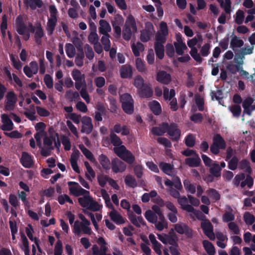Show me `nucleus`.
I'll return each instance as SVG.
<instances>
[{
	"mask_svg": "<svg viewBox=\"0 0 255 255\" xmlns=\"http://www.w3.org/2000/svg\"><path fill=\"white\" fill-rule=\"evenodd\" d=\"M34 38L36 42L39 44L41 43V38L44 36L43 30L40 25H38L34 28Z\"/></svg>",
	"mask_w": 255,
	"mask_h": 255,
	"instance_id": "obj_39",
	"label": "nucleus"
},
{
	"mask_svg": "<svg viewBox=\"0 0 255 255\" xmlns=\"http://www.w3.org/2000/svg\"><path fill=\"white\" fill-rule=\"evenodd\" d=\"M99 161L105 170H109L111 167V162L109 159L105 155L101 154L99 157Z\"/></svg>",
	"mask_w": 255,
	"mask_h": 255,
	"instance_id": "obj_37",
	"label": "nucleus"
},
{
	"mask_svg": "<svg viewBox=\"0 0 255 255\" xmlns=\"http://www.w3.org/2000/svg\"><path fill=\"white\" fill-rule=\"evenodd\" d=\"M111 27L110 24L105 20L102 19L99 21V32L103 34H109L111 31Z\"/></svg>",
	"mask_w": 255,
	"mask_h": 255,
	"instance_id": "obj_23",
	"label": "nucleus"
},
{
	"mask_svg": "<svg viewBox=\"0 0 255 255\" xmlns=\"http://www.w3.org/2000/svg\"><path fill=\"white\" fill-rule=\"evenodd\" d=\"M155 34L153 25L150 22L145 24L144 28L140 31V40L143 42L150 40Z\"/></svg>",
	"mask_w": 255,
	"mask_h": 255,
	"instance_id": "obj_3",
	"label": "nucleus"
},
{
	"mask_svg": "<svg viewBox=\"0 0 255 255\" xmlns=\"http://www.w3.org/2000/svg\"><path fill=\"white\" fill-rule=\"evenodd\" d=\"M176 41L174 43L176 52L177 54L181 55L184 53V50L187 49L186 45L183 42L181 35L177 34L176 35Z\"/></svg>",
	"mask_w": 255,
	"mask_h": 255,
	"instance_id": "obj_13",
	"label": "nucleus"
},
{
	"mask_svg": "<svg viewBox=\"0 0 255 255\" xmlns=\"http://www.w3.org/2000/svg\"><path fill=\"white\" fill-rule=\"evenodd\" d=\"M90 225V221L84 223H79L78 221H76L73 226V232L78 235H79L82 231L84 234L91 235L92 230Z\"/></svg>",
	"mask_w": 255,
	"mask_h": 255,
	"instance_id": "obj_6",
	"label": "nucleus"
},
{
	"mask_svg": "<svg viewBox=\"0 0 255 255\" xmlns=\"http://www.w3.org/2000/svg\"><path fill=\"white\" fill-rule=\"evenodd\" d=\"M38 65L35 61L31 62L29 65L25 66L23 68V72L28 78L32 77L38 72Z\"/></svg>",
	"mask_w": 255,
	"mask_h": 255,
	"instance_id": "obj_11",
	"label": "nucleus"
},
{
	"mask_svg": "<svg viewBox=\"0 0 255 255\" xmlns=\"http://www.w3.org/2000/svg\"><path fill=\"white\" fill-rule=\"evenodd\" d=\"M175 95L174 90L171 89L169 90L167 88L164 87L163 89V96L166 100L170 101L174 98Z\"/></svg>",
	"mask_w": 255,
	"mask_h": 255,
	"instance_id": "obj_52",
	"label": "nucleus"
},
{
	"mask_svg": "<svg viewBox=\"0 0 255 255\" xmlns=\"http://www.w3.org/2000/svg\"><path fill=\"white\" fill-rule=\"evenodd\" d=\"M117 133H121L122 135H126L129 133V130L125 126L122 127L120 125H116L113 129Z\"/></svg>",
	"mask_w": 255,
	"mask_h": 255,
	"instance_id": "obj_64",
	"label": "nucleus"
},
{
	"mask_svg": "<svg viewBox=\"0 0 255 255\" xmlns=\"http://www.w3.org/2000/svg\"><path fill=\"white\" fill-rule=\"evenodd\" d=\"M79 147L83 153L88 159L93 162H96V159L94 157L93 154L88 149H87L84 145L80 144Z\"/></svg>",
	"mask_w": 255,
	"mask_h": 255,
	"instance_id": "obj_49",
	"label": "nucleus"
},
{
	"mask_svg": "<svg viewBox=\"0 0 255 255\" xmlns=\"http://www.w3.org/2000/svg\"><path fill=\"white\" fill-rule=\"evenodd\" d=\"M120 74L122 78H131L132 76V69L130 65L126 64L120 69Z\"/></svg>",
	"mask_w": 255,
	"mask_h": 255,
	"instance_id": "obj_21",
	"label": "nucleus"
},
{
	"mask_svg": "<svg viewBox=\"0 0 255 255\" xmlns=\"http://www.w3.org/2000/svg\"><path fill=\"white\" fill-rule=\"evenodd\" d=\"M235 213L230 207L227 208L225 213L223 215V221L224 222H231L235 220Z\"/></svg>",
	"mask_w": 255,
	"mask_h": 255,
	"instance_id": "obj_30",
	"label": "nucleus"
},
{
	"mask_svg": "<svg viewBox=\"0 0 255 255\" xmlns=\"http://www.w3.org/2000/svg\"><path fill=\"white\" fill-rule=\"evenodd\" d=\"M78 90L80 91V95L82 98L85 101V102L87 104L90 103V98L87 92L86 84L85 85H82L81 89Z\"/></svg>",
	"mask_w": 255,
	"mask_h": 255,
	"instance_id": "obj_56",
	"label": "nucleus"
},
{
	"mask_svg": "<svg viewBox=\"0 0 255 255\" xmlns=\"http://www.w3.org/2000/svg\"><path fill=\"white\" fill-rule=\"evenodd\" d=\"M135 67L137 71L141 73L147 74V68L144 62L140 58H136L135 60Z\"/></svg>",
	"mask_w": 255,
	"mask_h": 255,
	"instance_id": "obj_27",
	"label": "nucleus"
},
{
	"mask_svg": "<svg viewBox=\"0 0 255 255\" xmlns=\"http://www.w3.org/2000/svg\"><path fill=\"white\" fill-rule=\"evenodd\" d=\"M203 245L204 249L209 255H214L216 251L215 248L213 244L207 240H204L203 242Z\"/></svg>",
	"mask_w": 255,
	"mask_h": 255,
	"instance_id": "obj_41",
	"label": "nucleus"
},
{
	"mask_svg": "<svg viewBox=\"0 0 255 255\" xmlns=\"http://www.w3.org/2000/svg\"><path fill=\"white\" fill-rule=\"evenodd\" d=\"M138 31L137 21L131 14H128L123 28L122 35L126 41H129Z\"/></svg>",
	"mask_w": 255,
	"mask_h": 255,
	"instance_id": "obj_1",
	"label": "nucleus"
},
{
	"mask_svg": "<svg viewBox=\"0 0 255 255\" xmlns=\"http://www.w3.org/2000/svg\"><path fill=\"white\" fill-rule=\"evenodd\" d=\"M121 100L124 111L127 114H131L133 111V101L131 96L128 93L124 94L121 96Z\"/></svg>",
	"mask_w": 255,
	"mask_h": 255,
	"instance_id": "obj_4",
	"label": "nucleus"
},
{
	"mask_svg": "<svg viewBox=\"0 0 255 255\" xmlns=\"http://www.w3.org/2000/svg\"><path fill=\"white\" fill-rule=\"evenodd\" d=\"M254 100L252 98H246L243 103V107L244 109V112L248 114L251 115V111L250 110V107L253 104Z\"/></svg>",
	"mask_w": 255,
	"mask_h": 255,
	"instance_id": "obj_46",
	"label": "nucleus"
},
{
	"mask_svg": "<svg viewBox=\"0 0 255 255\" xmlns=\"http://www.w3.org/2000/svg\"><path fill=\"white\" fill-rule=\"evenodd\" d=\"M81 122V131L86 134L91 133L93 128L91 118L87 116H84L82 119Z\"/></svg>",
	"mask_w": 255,
	"mask_h": 255,
	"instance_id": "obj_12",
	"label": "nucleus"
},
{
	"mask_svg": "<svg viewBox=\"0 0 255 255\" xmlns=\"http://www.w3.org/2000/svg\"><path fill=\"white\" fill-rule=\"evenodd\" d=\"M217 1L227 13H230L231 11V0H217Z\"/></svg>",
	"mask_w": 255,
	"mask_h": 255,
	"instance_id": "obj_47",
	"label": "nucleus"
},
{
	"mask_svg": "<svg viewBox=\"0 0 255 255\" xmlns=\"http://www.w3.org/2000/svg\"><path fill=\"white\" fill-rule=\"evenodd\" d=\"M88 39L89 42L92 44H94L99 42V38L96 32V26L95 24H93V31H91Z\"/></svg>",
	"mask_w": 255,
	"mask_h": 255,
	"instance_id": "obj_36",
	"label": "nucleus"
},
{
	"mask_svg": "<svg viewBox=\"0 0 255 255\" xmlns=\"http://www.w3.org/2000/svg\"><path fill=\"white\" fill-rule=\"evenodd\" d=\"M83 196L78 198V202L82 207L88 209L93 197L90 195L89 191L88 193H85Z\"/></svg>",
	"mask_w": 255,
	"mask_h": 255,
	"instance_id": "obj_26",
	"label": "nucleus"
},
{
	"mask_svg": "<svg viewBox=\"0 0 255 255\" xmlns=\"http://www.w3.org/2000/svg\"><path fill=\"white\" fill-rule=\"evenodd\" d=\"M57 21V18H49L47 23V31L48 35H51L53 33Z\"/></svg>",
	"mask_w": 255,
	"mask_h": 255,
	"instance_id": "obj_38",
	"label": "nucleus"
},
{
	"mask_svg": "<svg viewBox=\"0 0 255 255\" xmlns=\"http://www.w3.org/2000/svg\"><path fill=\"white\" fill-rule=\"evenodd\" d=\"M65 50L67 56L72 58L76 54V50L74 46L71 43H67L65 45Z\"/></svg>",
	"mask_w": 255,
	"mask_h": 255,
	"instance_id": "obj_54",
	"label": "nucleus"
},
{
	"mask_svg": "<svg viewBox=\"0 0 255 255\" xmlns=\"http://www.w3.org/2000/svg\"><path fill=\"white\" fill-rule=\"evenodd\" d=\"M110 177L103 173L97 175V180L99 185L102 187H104L107 183H108Z\"/></svg>",
	"mask_w": 255,
	"mask_h": 255,
	"instance_id": "obj_55",
	"label": "nucleus"
},
{
	"mask_svg": "<svg viewBox=\"0 0 255 255\" xmlns=\"http://www.w3.org/2000/svg\"><path fill=\"white\" fill-rule=\"evenodd\" d=\"M17 102V96L12 91L8 92L5 97L4 110L12 111L14 109Z\"/></svg>",
	"mask_w": 255,
	"mask_h": 255,
	"instance_id": "obj_8",
	"label": "nucleus"
},
{
	"mask_svg": "<svg viewBox=\"0 0 255 255\" xmlns=\"http://www.w3.org/2000/svg\"><path fill=\"white\" fill-rule=\"evenodd\" d=\"M146 219L151 223H156L157 218L156 214L151 210H147L144 214Z\"/></svg>",
	"mask_w": 255,
	"mask_h": 255,
	"instance_id": "obj_59",
	"label": "nucleus"
},
{
	"mask_svg": "<svg viewBox=\"0 0 255 255\" xmlns=\"http://www.w3.org/2000/svg\"><path fill=\"white\" fill-rule=\"evenodd\" d=\"M243 220L247 225L250 226L255 222V217L250 212H246L243 215Z\"/></svg>",
	"mask_w": 255,
	"mask_h": 255,
	"instance_id": "obj_40",
	"label": "nucleus"
},
{
	"mask_svg": "<svg viewBox=\"0 0 255 255\" xmlns=\"http://www.w3.org/2000/svg\"><path fill=\"white\" fill-rule=\"evenodd\" d=\"M24 115L30 120H36L35 111L34 106H30L29 109H25Z\"/></svg>",
	"mask_w": 255,
	"mask_h": 255,
	"instance_id": "obj_45",
	"label": "nucleus"
},
{
	"mask_svg": "<svg viewBox=\"0 0 255 255\" xmlns=\"http://www.w3.org/2000/svg\"><path fill=\"white\" fill-rule=\"evenodd\" d=\"M159 221H156V223H154L156 229L159 231H162L165 228H167L168 224L167 222L165 219L164 216L162 217H159Z\"/></svg>",
	"mask_w": 255,
	"mask_h": 255,
	"instance_id": "obj_35",
	"label": "nucleus"
},
{
	"mask_svg": "<svg viewBox=\"0 0 255 255\" xmlns=\"http://www.w3.org/2000/svg\"><path fill=\"white\" fill-rule=\"evenodd\" d=\"M185 163L191 167H196L199 165L201 160L198 155L192 157L187 158L185 160Z\"/></svg>",
	"mask_w": 255,
	"mask_h": 255,
	"instance_id": "obj_34",
	"label": "nucleus"
},
{
	"mask_svg": "<svg viewBox=\"0 0 255 255\" xmlns=\"http://www.w3.org/2000/svg\"><path fill=\"white\" fill-rule=\"evenodd\" d=\"M225 147L226 143L223 138L219 134L215 135L210 147L211 151L214 154H217L220 149H224Z\"/></svg>",
	"mask_w": 255,
	"mask_h": 255,
	"instance_id": "obj_7",
	"label": "nucleus"
},
{
	"mask_svg": "<svg viewBox=\"0 0 255 255\" xmlns=\"http://www.w3.org/2000/svg\"><path fill=\"white\" fill-rule=\"evenodd\" d=\"M145 84L143 78L141 76L138 75L134 78L133 85L137 89V91L142 89Z\"/></svg>",
	"mask_w": 255,
	"mask_h": 255,
	"instance_id": "obj_51",
	"label": "nucleus"
},
{
	"mask_svg": "<svg viewBox=\"0 0 255 255\" xmlns=\"http://www.w3.org/2000/svg\"><path fill=\"white\" fill-rule=\"evenodd\" d=\"M111 219L117 224H123L126 219L115 209H113L109 213Z\"/></svg>",
	"mask_w": 255,
	"mask_h": 255,
	"instance_id": "obj_19",
	"label": "nucleus"
},
{
	"mask_svg": "<svg viewBox=\"0 0 255 255\" xmlns=\"http://www.w3.org/2000/svg\"><path fill=\"white\" fill-rule=\"evenodd\" d=\"M175 231L180 234H185L188 237L192 236V231L185 224L179 223L174 225Z\"/></svg>",
	"mask_w": 255,
	"mask_h": 255,
	"instance_id": "obj_16",
	"label": "nucleus"
},
{
	"mask_svg": "<svg viewBox=\"0 0 255 255\" xmlns=\"http://www.w3.org/2000/svg\"><path fill=\"white\" fill-rule=\"evenodd\" d=\"M20 161L22 165L26 168H29L33 164L32 157L26 152H23L22 153Z\"/></svg>",
	"mask_w": 255,
	"mask_h": 255,
	"instance_id": "obj_25",
	"label": "nucleus"
},
{
	"mask_svg": "<svg viewBox=\"0 0 255 255\" xmlns=\"http://www.w3.org/2000/svg\"><path fill=\"white\" fill-rule=\"evenodd\" d=\"M159 166L162 170L166 174L171 175L173 173V167L168 163H161Z\"/></svg>",
	"mask_w": 255,
	"mask_h": 255,
	"instance_id": "obj_57",
	"label": "nucleus"
},
{
	"mask_svg": "<svg viewBox=\"0 0 255 255\" xmlns=\"http://www.w3.org/2000/svg\"><path fill=\"white\" fill-rule=\"evenodd\" d=\"M47 136V133L45 131H37L35 134L34 137L39 147H42V139L44 140Z\"/></svg>",
	"mask_w": 255,
	"mask_h": 255,
	"instance_id": "obj_53",
	"label": "nucleus"
},
{
	"mask_svg": "<svg viewBox=\"0 0 255 255\" xmlns=\"http://www.w3.org/2000/svg\"><path fill=\"white\" fill-rule=\"evenodd\" d=\"M138 93L142 97H151L152 94L151 88L147 84H145L142 89L138 91Z\"/></svg>",
	"mask_w": 255,
	"mask_h": 255,
	"instance_id": "obj_44",
	"label": "nucleus"
},
{
	"mask_svg": "<svg viewBox=\"0 0 255 255\" xmlns=\"http://www.w3.org/2000/svg\"><path fill=\"white\" fill-rule=\"evenodd\" d=\"M201 226L204 234L211 240H214L215 236L213 232V227L209 220H205L201 223Z\"/></svg>",
	"mask_w": 255,
	"mask_h": 255,
	"instance_id": "obj_10",
	"label": "nucleus"
},
{
	"mask_svg": "<svg viewBox=\"0 0 255 255\" xmlns=\"http://www.w3.org/2000/svg\"><path fill=\"white\" fill-rule=\"evenodd\" d=\"M103 206L98 203V202L95 201L93 198L91 201V203L88 208V209L92 210V211L96 212L101 210Z\"/></svg>",
	"mask_w": 255,
	"mask_h": 255,
	"instance_id": "obj_62",
	"label": "nucleus"
},
{
	"mask_svg": "<svg viewBox=\"0 0 255 255\" xmlns=\"http://www.w3.org/2000/svg\"><path fill=\"white\" fill-rule=\"evenodd\" d=\"M71 75L73 80L75 81V86L77 90H80L82 85L86 84L85 75L82 73L79 70L74 69L71 72Z\"/></svg>",
	"mask_w": 255,
	"mask_h": 255,
	"instance_id": "obj_5",
	"label": "nucleus"
},
{
	"mask_svg": "<svg viewBox=\"0 0 255 255\" xmlns=\"http://www.w3.org/2000/svg\"><path fill=\"white\" fill-rule=\"evenodd\" d=\"M149 239L152 245V248L155 252L158 255H162L161 245L156 240L155 236L153 234L149 235Z\"/></svg>",
	"mask_w": 255,
	"mask_h": 255,
	"instance_id": "obj_24",
	"label": "nucleus"
},
{
	"mask_svg": "<svg viewBox=\"0 0 255 255\" xmlns=\"http://www.w3.org/2000/svg\"><path fill=\"white\" fill-rule=\"evenodd\" d=\"M1 120L2 125L0 128L3 130L10 131L13 128V124L11 120L9 118V116L6 114H3L1 115Z\"/></svg>",
	"mask_w": 255,
	"mask_h": 255,
	"instance_id": "obj_15",
	"label": "nucleus"
},
{
	"mask_svg": "<svg viewBox=\"0 0 255 255\" xmlns=\"http://www.w3.org/2000/svg\"><path fill=\"white\" fill-rule=\"evenodd\" d=\"M129 219L136 227H139L144 224L143 220L141 217L136 216L132 214L129 215Z\"/></svg>",
	"mask_w": 255,
	"mask_h": 255,
	"instance_id": "obj_42",
	"label": "nucleus"
},
{
	"mask_svg": "<svg viewBox=\"0 0 255 255\" xmlns=\"http://www.w3.org/2000/svg\"><path fill=\"white\" fill-rule=\"evenodd\" d=\"M41 153L43 156H47L50 154V152L53 149L52 147V139L46 136L43 140V146L41 147Z\"/></svg>",
	"mask_w": 255,
	"mask_h": 255,
	"instance_id": "obj_14",
	"label": "nucleus"
},
{
	"mask_svg": "<svg viewBox=\"0 0 255 255\" xmlns=\"http://www.w3.org/2000/svg\"><path fill=\"white\" fill-rule=\"evenodd\" d=\"M15 28L18 34L22 35L23 39L26 41L29 39L30 33L34 30L32 23L29 22H24L20 17H18L16 18Z\"/></svg>",
	"mask_w": 255,
	"mask_h": 255,
	"instance_id": "obj_2",
	"label": "nucleus"
},
{
	"mask_svg": "<svg viewBox=\"0 0 255 255\" xmlns=\"http://www.w3.org/2000/svg\"><path fill=\"white\" fill-rule=\"evenodd\" d=\"M168 125L167 123H163L158 127H154L151 129L152 133L155 135H161L167 131Z\"/></svg>",
	"mask_w": 255,
	"mask_h": 255,
	"instance_id": "obj_28",
	"label": "nucleus"
},
{
	"mask_svg": "<svg viewBox=\"0 0 255 255\" xmlns=\"http://www.w3.org/2000/svg\"><path fill=\"white\" fill-rule=\"evenodd\" d=\"M121 158L129 164H132L135 161L134 156L128 150Z\"/></svg>",
	"mask_w": 255,
	"mask_h": 255,
	"instance_id": "obj_60",
	"label": "nucleus"
},
{
	"mask_svg": "<svg viewBox=\"0 0 255 255\" xmlns=\"http://www.w3.org/2000/svg\"><path fill=\"white\" fill-rule=\"evenodd\" d=\"M168 133L171 136L172 140H177L180 137V130L177 128V125L175 124H171L168 126L167 129Z\"/></svg>",
	"mask_w": 255,
	"mask_h": 255,
	"instance_id": "obj_18",
	"label": "nucleus"
},
{
	"mask_svg": "<svg viewBox=\"0 0 255 255\" xmlns=\"http://www.w3.org/2000/svg\"><path fill=\"white\" fill-rule=\"evenodd\" d=\"M188 212L190 213V217L194 220L198 219L203 221L205 220L206 217L200 211L195 210L193 207Z\"/></svg>",
	"mask_w": 255,
	"mask_h": 255,
	"instance_id": "obj_33",
	"label": "nucleus"
},
{
	"mask_svg": "<svg viewBox=\"0 0 255 255\" xmlns=\"http://www.w3.org/2000/svg\"><path fill=\"white\" fill-rule=\"evenodd\" d=\"M84 50L86 57L90 60H92L94 57V53L92 48L88 44L85 45Z\"/></svg>",
	"mask_w": 255,
	"mask_h": 255,
	"instance_id": "obj_63",
	"label": "nucleus"
},
{
	"mask_svg": "<svg viewBox=\"0 0 255 255\" xmlns=\"http://www.w3.org/2000/svg\"><path fill=\"white\" fill-rule=\"evenodd\" d=\"M65 97L70 101L77 100L79 99V94L76 91L68 90L66 92Z\"/></svg>",
	"mask_w": 255,
	"mask_h": 255,
	"instance_id": "obj_61",
	"label": "nucleus"
},
{
	"mask_svg": "<svg viewBox=\"0 0 255 255\" xmlns=\"http://www.w3.org/2000/svg\"><path fill=\"white\" fill-rule=\"evenodd\" d=\"M149 107L151 110L155 115H159L161 112V108L160 104L155 101L151 102L149 104Z\"/></svg>",
	"mask_w": 255,
	"mask_h": 255,
	"instance_id": "obj_50",
	"label": "nucleus"
},
{
	"mask_svg": "<svg viewBox=\"0 0 255 255\" xmlns=\"http://www.w3.org/2000/svg\"><path fill=\"white\" fill-rule=\"evenodd\" d=\"M80 152L77 149H73L70 158V163L73 169L77 173L80 172L77 162L79 158Z\"/></svg>",
	"mask_w": 255,
	"mask_h": 255,
	"instance_id": "obj_22",
	"label": "nucleus"
},
{
	"mask_svg": "<svg viewBox=\"0 0 255 255\" xmlns=\"http://www.w3.org/2000/svg\"><path fill=\"white\" fill-rule=\"evenodd\" d=\"M177 202L183 210L188 212L190 210L192 209V206L188 204V198L185 196H180L177 199Z\"/></svg>",
	"mask_w": 255,
	"mask_h": 255,
	"instance_id": "obj_32",
	"label": "nucleus"
},
{
	"mask_svg": "<svg viewBox=\"0 0 255 255\" xmlns=\"http://www.w3.org/2000/svg\"><path fill=\"white\" fill-rule=\"evenodd\" d=\"M69 186L70 193L73 195L78 197L82 196L85 193H88V191L82 188L77 182L69 181L67 183Z\"/></svg>",
	"mask_w": 255,
	"mask_h": 255,
	"instance_id": "obj_9",
	"label": "nucleus"
},
{
	"mask_svg": "<svg viewBox=\"0 0 255 255\" xmlns=\"http://www.w3.org/2000/svg\"><path fill=\"white\" fill-rule=\"evenodd\" d=\"M203 42V38L201 35H197L191 39H189L187 42V45L189 47H195L196 45H200Z\"/></svg>",
	"mask_w": 255,
	"mask_h": 255,
	"instance_id": "obj_43",
	"label": "nucleus"
},
{
	"mask_svg": "<svg viewBox=\"0 0 255 255\" xmlns=\"http://www.w3.org/2000/svg\"><path fill=\"white\" fill-rule=\"evenodd\" d=\"M156 80L160 83L167 85L171 80V78L169 74L164 71H159L157 73Z\"/></svg>",
	"mask_w": 255,
	"mask_h": 255,
	"instance_id": "obj_20",
	"label": "nucleus"
},
{
	"mask_svg": "<svg viewBox=\"0 0 255 255\" xmlns=\"http://www.w3.org/2000/svg\"><path fill=\"white\" fill-rule=\"evenodd\" d=\"M111 165L113 172L116 173L123 172L127 168L126 164L118 158L113 159Z\"/></svg>",
	"mask_w": 255,
	"mask_h": 255,
	"instance_id": "obj_17",
	"label": "nucleus"
},
{
	"mask_svg": "<svg viewBox=\"0 0 255 255\" xmlns=\"http://www.w3.org/2000/svg\"><path fill=\"white\" fill-rule=\"evenodd\" d=\"M244 41L236 36L232 37L230 42V47L236 51L238 48L241 47L244 45Z\"/></svg>",
	"mask_w": 255,
	"mask_h": 255,
	"instance_id": "obj_29",
	"label": "nucleus"
},
{
	"mask_svg": "<svg viewBox=\"0 0 255 255\" xmlns=\"http://www.w3.org/2000/svg\"><path fill=\"white\" fill-rule=\"evenodd\" d=\"M27 3L33 9L41 8L44 4L42 0H27Z\"/></svg>",
	"mask_w": 255,
	"mask_h": 255,
	"instance_id": "obj_48",
	"label": "nucleus"
},
{
	"mask_svg": "<svg viewBox=\"0 0 255 255\" xmlns=\"http://www.w3.org/2000/svg\"><path fill=\"white\" fill-rule=\"evenodd\" d=\"M133 54L135 56H139L140 52L144 49V45L139 42L133 43L131 46Z\"/></svg>",
	"mask_w": 255,
	"mask_h": 255,
	"instance_id": "obj_31",
	"label": "nucleus"
},
{
	"mask_svg": "<svg viewBox=\"0 0 255 255\" xmlns=\"http://www.w3.org/2000/svg\"><path fill=\"white\" fill-rule=\"evenodd\" d=\"M110 36L109 34L103 35L101 38V42L104 46V49L106 51H109L111 47V42L110 40Z\"/></svg>",
	"mask_w": 255,
	"mask_h": 255,
	"instance_id": "obj_58",
	"label": "nucleus"
}]
</instances>
